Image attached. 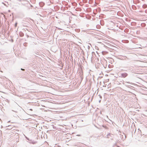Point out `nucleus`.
<instances>
[{"mask_svg": "<svg viewBox=\"0 0 147 147\" xmlns=\"http://www.w3.org/2000/svg\"><path fill=\"white\" fill-rule=\"evenodd\" d=\"M30 110L31 111H32V109H30Z\"/></svg>", "mask_w": 147, "mask_h": 147, "instance_id": "10", "label": "nucleus"}, {"mask_svg": "<svg viewBox=\"0 0 147 147\" xmlns=\"http://www.w3.org/2000/svg\"><path fill=\"white\" fill-rule=\"evenodd\" d=\"M100 98H102V96H100Z\"/></svg>", "mask_w": 147, "mask_h": 147, "instance_id": "11", "label": "nucleus"}, {"mask_svg": "<svg viewBox=\"0 0 147 147\" xmlns=\"http://www.w3.org/2000/svg\"><path fill=\"white\" fill-rule=\"evenodd\" d=\"M35 55H34L35 56H36L37 57H38L36 55H38V54L37 53H35Z\"/></svg>", "mask_w": 147, "mask_h": 147, "instance_id": "7", "label": "nucleus"}, {"mask_svg": "<svg viewBox=\"0 0 147 147\" xmlns=\"http://www.w3.org/2000/svg\"><path fill=\"white\" fill-rule=\"evenodd\" d=\"M21 70H24V69H23L22 68H21Z\"/></svg>", "mask_w": 147, "mask_h": 147, "instance_id": "9", "label": "nucleus"}, {"mask_svg": "<svg viewBox=\"0 0 147 147\" xmlns=\"http://www.w3.org/2000/svg\"><path fill=\"white\" fill-rule=\"evenodd\" d=\"M26 2H29L28 1H26Z\"/></svg>", "mask_w": 147, "mask_h": 147, "instance_id": "15", "label": "nucleus"}, {"mask_svg": "<svg viewBox=\"0 0 147 147\" xmlns=\"http://www.w3.org/2000/svg\"><path fill=\"white\" fill-rule=\"evenodd\" d=\"M77 136H80V135H77Z\"/></svg>", "mask_w": 147, "mask_h": 147, "instance_id": "12", "label": "nucleus"}, {"mask_svg": "<svg viewBox=\"0 0 147 147\" xmlns=\"http://www.w3.org/2000/svg\"><path fill=\"white\" fill-rule=\"evenodd\" d=\"M31 5V7H32V5Z\"/></svg>", "mask_w": 147, "mask_h": 147, "instance_id": "16", "label": "nucleus"}, {"mask_svg": "<svg viewBox=\"0 0 147 147\" xmlns=\"http://www.w3.org/2000/svg\"><path fill=\"white\" fill-rule=\"evenodd\" d=\"M100 101H101V100H100L99 101V102H100Z\"/></svg>", "mask_w": 147, "mask_h": 147, "instance_id": "13", "label": "nucleus"}, {"mask_svg": "<svg viewBox=\"0 0 147 147\" xmlns=\"http://www.w3.org/2000/svg\"><path fill=\"white\" fill-rule=\"evenodd\" d=\"M12 111L13 112H14L16 113H18V111H14V110H12Z\"/></svg>", "mask_w": 147, "mask_h": 147, "instance_id": "4", "label": "nucleus"}, {"mask_svg": "<svg viewBox=\"0 0 147 147\" xmlns=\"http://www.w3.org/2000/svg\"><path fill=\"white\" fill-rule=\"evenodd\" d=\"M17 23H15V27H16L17 26Z\"/></svg>", "mask_w": 147, "mask_h": 147, "instance_id": "8", "label": "nucleus"}, {"mask_svg": "<svg viewBox=\"0 0 147 147\" xmlns=\"http://www.w3.org/2000/svg\"><path fill=\"white\" fill-rule=\"evenodd\" d=\"M58 147H60V146H58Z\"/></svg>", "mask_w": 147, "mask_h": 147, "instance_id": "14", "label": "nucleus"}, {"mask_svg": "<svg viewBox=\"0 0 147 147\" xmlns=\"http://www.w3.org/2000/svg\"><path fill=\"white\" fill-rule=\"evenodd\" d=\"M11 114L13 115H14V116H17V114H14L13 113H12Z\"/></svg>", "mask_w": 147, "mask_h": 147, "instance_id": "6", "label": "nucleus"}, {"mask_svg": "<svg viewBox=\"0 0 147 147\" xmlns=\"http://www.w3.org/2000/svg\"><path fill=\"white\" fill-rule=\"evenodd\" d=\"M20 35L21 36H22L24 35V34L22 33L21 34H20Z\"/></svg>", "mask_w": 147, "mask_h": 147, "instance_id": "5", "label": "nucleus"}, {"mask_svg": "<svg viewBox=\"0 0 147 147\" xmlns=\"http://www.w3.org/2000/svg\"><path fill=\"white\" fill-rule=\"evenodd\" d=\"M39 5L40 7H43L44 5V3L43 2H41L39 3Z\"/></svg>", "mask_w": 147, "mask_h": 147, "instance_id": "2", "label": "nucleus"}, {"mask_svg": "<svg viewBox=\"0 0 147 147\" xmlns=\"http://www.w3.org/2000/svg\"><path fill=\"white\" fill-rule=\"evenodd\" d=\"M127 76V74L126 73H124L121 74V76L122 77L125 78Z\"/></svg>", "mask_w": 147, "mask_h": 147, "instance_id": "1", "label": "nucleus"}, {"mask_svg": "<svg viewBox=\"0 0 147 147\" xmlns=\"http://www.w3.org/2000/svg\"><path fill=\"white\" fill-rule=\"evenodd\" d=\"M111 135H112V134H110V133H109V134H108L107 135V138H109V136H111Z\"/></svg>", "mask_w": 147, "mask_h": 147, "instance_id": "3", "label": "nucleus"}]
</instances>
